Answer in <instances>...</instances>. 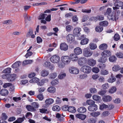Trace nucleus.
Listing matches in <instances>:
<instances>
[{
    "instance_id": "f257e3e1",
    "label": "nucleus",
    "mask_w": 123,
    "mask_h": 123,
    "mask_svg": "<svg viewBox=\"0 0 123 123\" xmlns=\"http://www.w3.org/2000/svg\"><path fill=\"white\" fill-rule=\"evenodd\" d=\"M93 53V52L91 51L88 47L85 48L83 50V54L85 57H90L92 55Z\"/></svg>"
},
{
    "instance_id": "f03ea898",
    "label": "nucleus",
    "mask_w": 123,
    "mask_h": 123,
    "mask_svg": "<svg viewBox=\"0 0 123 123\" xmlns=\"http://www.w3.org/2000/svg\"><path fill=\"white\" fill-rule=\"evenodd\" d=\"M108 19L112 21H116L118 18V15L116 13H112L107 16Z\"/></svg>"
},
{
    "instance_id": "7ed1b4c3",
    "label": "nucleus",
    "mask_w": 123,
    "mask_h": 123,
    "mask_svg": "<svg viewBox=\"0 0 123 123\" xmlns=\"http://www.w3.org/2000/svg\"><path fill=\"white\" fill-rule=\"evenodd\" d=\"M82 71L85 73L88 74L90 73L91 70V68L88 65H85L83 66L81 69Z\"/></svg>"
},
{
    "instance_id": "20e7f679",
    "label": "nucleus",
    "mask_w": 123,
    "mask_h": 123,
    "mask_svg": "<svg viewBox=\"0 0 123 123\" xmlns=\"http://www.w3.org/2000/svg\"><path fill=\"white\" fill-rule=\"evenodd\" d=\"M60 57L58 55H54L52 56L50 58L51 62L54 63H58L60 61Z\"/></svg>"
},
{
    "instance_id": "39448f33",
    "label": "nucleus",
    "mask_w": 123,
    "mask_h": 123,
    "mask_svg": "<svg viewBox=\"0 0 123 123\" xmlns=\"http://www.w3.org/2000/svg\"><path fill=\"white\" fill-rule=\"evenodd\" d=\"M61 60L62 62L65 64H69L71 61L70 59L68 56H62L61 57Z\"/></svg>"
},
{
    "instance_id": "423d86ee",
    "label": "nucleus",
    "mask_w": 123,
    "mask_h": 123,
    "mask_svg": "<svg viewBox=\"0 0 123 123\" xmlns=\"http://www.w3.org/2000/svg\"><path fill=\"white\" fill-rule=\"evenodd\" d=\"M81 29L80 27H77L75 28L73 31V34L76 37H79L80 35V32Z\"/></svg>"
},
{
    "instance_id": "0eeeda50",
    "label": "nucleus",
    "mask_w": 123,
    "mask_h": 123,
    "mask_svg": "<svg viewBox=\"0 0 123 123\" xmlns=\"http://www.w3.org/2000/svg\"><path fill=\"white\" fill-rule=\"evenodd\" d=\"M114 7H113V8L114 10H115L119 9V7H121L122 9V7L123 5V2H116L113 4Z\"/></svg>"
},
{
    "instance_id": "6e6552de",
    "label": "nucleus",
    "mask_w": 123,
    "mask_h": 123,
    "mask_svg": "<svg viewBox=\"0 0 123 123\" xmlns=\"http://www.w3.org/2000/svg\"><path fill=\"white\" fill-rule=\"evenodd\" d=\"M54 102V100L53 99L51 98L47 99L45 102V104L44 107L47 108L49 105L52 104Z\"/></svg>"
},
{
    "instance_id": "1a4fd4ad",
    "label": "nucleus",
    "mask_w": 123,
    "mask_h": 123,
    "mask_svg": "<svg viewBox=\"0 0 123 123\" xmlns=\"http://www.w3.org/2000/svg\"><path fill=\"white\" fill-rule=\"evenodd\" d=\"M74 35L71 34H68L66 37L67 41L68 42L71 43L74 40Z\"/></svg>"
},
{
    "instance_id": "9d476101",
    "label": "nucleus",
    "mask_w": 123,
    "mask_h": 123,
    "mask_svg": "<svg viewBox=\"0 0 123 123\" xmlns=\"http://www.w3.org/2000/svg\"><path fill=\"white\" fill-rule=\"evenodd\" d=\"M86 59L84 57L80 58L78 61L79 64L80 66H82L86 63Z\"/></svg>"
},
{
    "instance_id": "9b49d317",
    "label": "nucleus",
    "mask_w": 123,
    "mask_h": 123,
    "mask_svg": "<svg viewBox=\"0 0 123 123\" xmlns=\"http://www.w3.org/2000/svg\"><path fill=\"white\" fill-rule=\"evenodd\" d=\"M69 71L70 73L77 74L79 73V70L78 68L72 67L69 68Z\"/></svg>"
},
{
    "instance_id": "f8f14e48",
    "label": "nucleus",
    "mask_w": 123,
    "mask_h": 123,
    "mask_svg": "<svg viewBox=\"0 0 123 123\" xmlns=\"http://www.w3.org/2000/svg\"><path fill=\"white\" fill-rule=\"evenodd\" d=\"M74 52L77 55H79L82 53V50L80 48L77 47L74 49Z\"/></svg>"
},
{
    "instance_id": "ddd939ff",
    "label": "nucleus",
    "mask_w": 123,
    "mask_h": 123,
    "mask_svg": "<svg viewBox=\"0 0 123 123\" xmlns=\"http://www.w3.org/2000/svg\"><path fill=\"white\" fill-rule=\"evenodd\" d=\"M97 105L95 104L92 105H90L88 107V110L90 111H96L97 110Z\"/></svg>"
},
{
    "instance_id": "4468645a",
    "label": "nucleus",
    "mask_w": 123,
    "mask_h": 123,
    "mask_svg": "<svg viewBox=\"0 0 123 123\" xmlns=\"http://www.w3.org/2000/svg\"><path fill=\"white\" fill-rule=\"evenodd\" d=\"M60 49L62 50L66 51L68 49V46L64 43H61L60 45Z\"/></svg>"
},
{
    "instance_id": "2eb2a0df",
    "label": "nucleus",
    "mask_w": 123,
    "mask_h": 123,
    "mask_svg": "<svg viewBox=\"0 0 123 123\" xmlns=\"http://www.w3.org/2000/svg\"><path fill=\"white\" fill-rule=\"evenodd\" d=\"M88 64L91 66H93L96 64V60L92 58H90L87 59Z\"/></svg>"
},
{
    "instance_id": "dca6fc26",
    "label": "nucleus",
    "mask_w": 123,
    "mask_h": 123,
    "mask_svg": "<svg viewBox=\"0 0 123 123\" xmlns=\"http://www.w3.org/2000/svg\"><path fill=\"white\" fill-rule=\"evenodd\" d=\"M111 55V52L109 50H105L101 54L102 56H104L107 58Z\"/></svg>"
},
{
    "instance_id": "f3484780",
    "label": "nucleus",
    "mask_w": 123,
    "mask_h": 123,
    "mask_svg": "<svg viewBox=\"0 0 123 123\" xmlns=\"http://www.w3.org/2000/svg\"><path fill=\"white\" fill-rule=\"evenodd\" d=\"M25 107L28 111H30L34 112L36 111V109L33 107L32 105H27Z\"/></svg>"
},
{
    "instance_id": "a211bd4d",
    "label": "nucleus",
    "mask_w": 123,
    "mask_h": 123,
    "mask_svg": "<svg viewBox=\"0 0 123 123\" xmlns=\"http://www.w3.org/2000/svg\"><path fill=\"white\" fill-rule=\"evenodd\" d=\"M112 99V98L110 96H104L102 98L103 101L105 102H109L111 101Z\"/></svg>"
},
{
    "instance_id": "6ab92c4d",
    "label": "nucleus",
    "mask_w": 123,
    "mask_h": 123,
    "mask_svg": "<svg viewBox=\"0 0 123 123\" xmlns=\"http://www.w3.org/2000/svg\"><path fill=\"white\" fill-rule=\"evenodd\" d=\"M75 53L71 54L70 57L72 61H76L78 60V58L77 57Z\"/></svg>"
},
{
    "instance_id": "aec40b11",
    "label": "nucleus",
    "mask_w": 123,
    "mask_h": 123,
    "mask_svg": "<svg viewBox=\"0 0 123 123\" xmlns=\"http://www.w3.org/2000/svg\"><path fill=\"white\" fill-rule=\"evenodd\" d=\"M16 78V75L13 74L10 75L7 78V80L9 81H11L14 80Z\"/></svg>"
},
{
    "instance_id": "412c9836",
    "label": "nucleus",
    "mask_w": 123,
    "mask_h": 123,
    "mask_svg": "<svg viewBox=\"0 0 123 123\" xmlns=\"http://www.w3.org/2000/svg\"><path fill=\"white\" fill-rule=\"evenodd\" d=\"M117 60L116 57L114 55L110 56L109 58V61L112 62H115Z\"/></svg>"
},
{
    "instance_id": "4be33fe9",
    "label": "nucleus",
    "mask_w": 123,
    "mask_h": 123,
    "mask_svg": "<svg viewBox=\"0 0 123 123\" xmlns=\"http://www.w3.org/2000/svg\"><path fill=\"white\" fill-rule=\"evenodd\" d=\"M49 74V72L48 70L45 69L42 70L40 73L41 75L43 77H46Z\"/></svg>"
},
{
    "instance_id": "5701e85b",
    "label": "nucleus",
    "mask_w": 123,
    "mask_h": 123,
    "mask_svg": "<svg viewBox=\"0 0 123 123\" xmlns=\"http://www.w3.org/2000/svg\"><path fill=\"white\" fill-rule=\"evenodd\" d=\"M8 91L5 89H2L0 91V94L2 96H6L8 94Z\"/></svg>"
},
{
    "instance_id": "b1692460",
    "label": "nucleus",
    "mask_w": 123,
    "mask_h": 123,
    "mask_svg": "<svg viewBox=\"0 0 123 123\" xmlns=\"http://www.w3.org/2000/svg\"><path fill=\"white\" fill-rule=\"evenodd\" d=\"M76 116L77 118L82 120H84L86 117V115L80 114H76Z\"/></svg>"
},
{
    "instance_id": "393cba45",
    "label": "nucleus",
    "mask_w": 123,
    "mask_h": 123,
    "mask_svg": "<svg viewBox=\"0 0 123 123\" xmlns=\"http://www.w3.org/2000/svg\"><path fill=\"white\" fill-rule=\"evenodd\" d=\"M121 69L120 67L117 64L115 65L112 68V70L115 72H117Z\"/></svg>"
},
{
    "instance_id": "a878e982",
    "label": "nucleus",
    "mask_w": 123,
    "mask_h": 123,
    "mask_svg": "<svg viewBox=\"0 0 123 123\" xmlns=\"http://www.w3.org/2000/svg\"><path fill=\"white\" fill-rule=\"evenodd\" d=\"M107 58L104 56H102L98 60V61L100 62L105 63L107 60Z\"/></svg>"
},
{
    "instance_id": "bb28decb",
    "label": "nucleus",
    "mask_w": 123,
    "mask_h": 123,
    "mask_svg": "<svg viewBox=\"0 0 123 123\" xmlns=\"http://www.w3.org/2000/svg\"><path fill=\"white\" fill-rule=\"evenodd\" d=\"M48 92L51 93H54L55 92V89L54 87H50L47 89Z\"/></svg>"
},
{
    "instance_id": "cd10ccee",
    "label": "nucleus",
    "mask_w": 123,
    "mask_h": 123,
    "mask_svg": "<svg viewBox=\"0 0 123 123\" xmlns=\"http://www.w3.org/2000/svg\"><path fill=\"white\" fill-rule=\"evenodd\" d=\"M99 24L101 26L106 27L108 26V23L107 21H105L100 22H99Z\"/></svg>"
},
{
    "instance_id": "c85d7f7f",
    "label": "nucleus",
    "mask_w": 123,
    "mask_h": 123,
    "mask_svg": "<svg viewBox=\"0 0 123 123\" xmlns=\"http://www.w3.org/2000/svg\"><path fill=\"white\" fill-rule=\"evenodd\" d=\"M21 64L20 62H16L14 63L12 66V67L13 68H15L18 67Z\"/></svg>"
},
{
    "instance_id": "c756f323",
    "label": "nucleus",
    "mask_w": 123,
    "mask_h": 123,
    "mask_svg": "<svg viewBox=\"0 0 123 123\" xmlns=\"http://www.w3.org/2000/svg\"><path fill=\"white\" fill-rule=\"evenodd\" d=\"M39 79L38 78L36 77H34L31 80H30L29 82L31 83H37L39 81Z\"/></svg>"
},
{
    "instance_id": "7c9ffc66",
    "label": "nucleus",
    "mask_w": 123,
    "mask_h": 123,
    "mask_svg": "<svg viewBox=\"0 0 123 123\" xmlns=\"http://www.w3.org/2000/svg\"><path fill=\"white\" fill-rule=\"evenodd\" d=\"M103 27L101 26H98L95 27V30L97 32H100L103 31Z\"/></svg>"
},
{
    "instance_id": "2f4dec72",
    "label": "nucleus",
    "mask_w": 123,
    "mask_h": 123,
    "mask_svg": "<svg viewBox=\"0 0 123 123\" xmlns=\"http://www.w3.org/2000/svg\"><path fill=\"white\" fill-rule=\"evenodd\" d=\"M86 108L84 107H81L78 108L77 110L78 112L80 113H84L86 111Z\"/></svg>"
},
{
    "instance_id": "473e14b6",
    "label": "nucleus",
    "mask_w": 123,
    "mask_h": 123,
    "mask_svg": "<svg viewBox=\"0 0 123 123\" xmlns=\"http://www.w3.org/2000/svg\"><path fill=\"white\" fill-rule=\"evenodd\" d=\"M89 41V39L87 38H85L82 40L80 43L81 45H83L87 44Z\"/></svg>"
},
{
    "instance_id": "72a5a7b5",
    "label": "nucleus",
    "mask_w": 123,
    "mask_h": 123,
    "mask_svg": "<svg viewBox=\"0 0 123 123\" xmlns=\"http://www.w3.org/2000/svg\"><path fill=\"white\" fill-rule=\"evenodd\" d=\"M32 62L33 61L31 60H25L23 62L22 65L23 66H25V65L32 63Z\"/></svg>"
},
{
    "instance_id": "f704fd0d",
    "label": "nucleus",
    "mask_w": 123,
    "mask_h": 123,
    "mask_svg": "<svg viewBox=\"0 0 123 123\" xmlns=\"http://www.w3.org/2000/svg\"><path fill=\"white\" fill-rule=\"evenodd\" d=\"M107 47V45L106 44L104 43L100 45L99 46V48L101 50H103L106 49Z\"/></svg>"
},
{
    "instance_id": "c9c22d12",
    "label": "nucleus",
    "mask_w": 123,
    "mask_h": 123,
    "mask_svg": "<svg viewBox=\"0 0 123 123\" xmlns=\"http://www.w3.org/2000/svg\"><path fill=\"white\" fill-rule=\"evenodd\" d=\"M90 48L91 49L93 50L95 49L97 47V46L95 44L91 43L89 44Z\"/></svg>"
},
{
    "instance_id": "e433bc0d",
    "label": "nucleus",
    "mask_w": 123,
    "mask_h": 123,
    "mask_svg": "<svg viewBox=\"0 0 123 123\" xmlns=\"http://www.w3.org/2000/svg\"><path fill=\"white\" fill-rule=\"evenodd\" d=\"M116 55L118 58H123V53L121 52H117L116 54Z\"/></svg>"
},
{
    "instance_id": "4c0bfd02",
    "label": "nucleus",
    "mask_w": 123,
    "mask_h": 123,
    "mask_svg": "<svg viewBox=\"0 0 123 123\" xmlns=\"http://www.w3.org/2000/svg\"><path fill=\"white\" fill-rule=\"evenodd\" d=\"M73 28V26L70 25H67L66 27V31L68 32L70 31Z\"/></svg>"
},
{
    "instance_id": "58836bf2",
    "label": "nucleus",
    "mask_w": 123,
    "mask_h": 123,
    "mask_svg": "<svg viewBox=\"0 0 123 123\" xmlns=\"http://www.w3.org/2000/svg\"><path fill=\"white\" fill-rule=\"evenodd\" d=\"M97 66L100 69H103L105 68L106 65L105 64L99 63L98 65Z\"/></svg>"
},
{
    "instance_id": "ea45409f",
    "label": "nucleus",
    "mask_w": 123,
    "mask_h": 123,
    "mask_svg": "<svg viewBox=\"0 0 123 123\" xmlns=\"http://www.w3.org/2000/svg\"><path fill=\"white\" fill-rule=\"evenodd\" d=\"M57 76V74L56 73H51L49 75V78L51 79H54Z\"/></svg>"
},
{
    "instance_id": "a19ab883",
    "label": "nucleus",
    "mask_w": 123,
    "mask_h": 123,
    "mask_svg": "<svg viewBox=\"0 0 123 123\" xmlns=\"http://www.w3.org/2000/svg\"><path fill=\"white\" fill-rule=\"evenodd\" d=\"M76 111V110L74 107L72 106L69 107L68 111L69 112L72 113H74Z\"/></svg>"
},
{
    "instance_id": "79ce46f5",
    "label": "nucleus",
    "mask_w": 123,
    "mask_h": 123,
    "mask_svg": "<svg viewBox=\"0 0 123 123\" xmlns=\"http://www.w3.org/2000/svg\"><path fill=\"white\" fill-rule=\"evenodd\" d=\"M52 109L54 111H58L60 110V108L59 106L56 105L53 107Z\"/></svg>"
},
{
    "instance_id": "37998d69",
    "label": "nucleus",
    "mask_w": 123,
    "mask_h": 123,
    "mask_svg": "<svg viewBox=\"0 0 123 123\" xmlns=\"http://www.w3.org/2000/svg\"><path fill=\"white\" fill-rule=\"evenodd\" d=\"M87 75L86 74H80L79 75V78L80 79H84L87 78Z\"/></svg>"
},
{
    "instance_id": "c03bdc74",
    "label": "nucleus",
    "mask_w": 123,
    "mask_h": 123,
    "mask_svg": "<svg viewBox=\"0 0 123 123\" xmlns=\"http://www.w3.org/2000/svg\"><path fill=\"white\" fill-rule=\"evenodd\" d=\"M116 80V78L115 77L111 75V77L108 79V81L109 82L112 83L115 81Z\"/></svg>"
},
{
    "instance_id": "a18cd8bd",
    "label": "nucleus",
    "mask_w": 123,
    "mask_h": 123,
    "mask_svg": "<svg viewBox=\"0 0 123 123\" xmlns=\"http://www.w3.org/2000/svg\"><path fill=\"white\" fill-rule=\"evenodd\" d=\"M31 105H32L33 107L35 109L37 108L39 106V105L37 102H34L32 103Z\"/></svg>"
},
{
    "instance_id": "49530a36",
    "label": "nucleus",
    "mask_w": 123,
    "mask_h": 123,
    "mask_svg": "<svg viewBox=\"0 0 123 123\" xmlns=\"http://www.w3.org/2000/svg\"><path fill=\"white\" fill-rule=\"evenodd\" d=\"M108 106L104 104L100 105L99 108L101 110H103L104 109H106L108 108Z\"/></svg>"
},
{
    "instance_id": "de8ad7c7",
    "label": "nucleus",
    "mask_w": 123,
    "mask_h": 123,
    "mask_svg": "<svg viewBox=\"0 0 123 123\" xmlns=\"http://www.w3.org/2000/svg\"><path fill=\"white\" fill-rule=\"evenodd\" d=\"M47 16V14H40L38 18V19H44L45 17Z\"/></svg>"
},
{
    "instance_id": "09e8293b",
    "label": "nucleus",
    "mask_w": 123,
    "mask_h": 123,
    "mask_svg": "<svg viewBox=\"0 0 123 123\" xmlns=\"http://www.w3.org/2000/svg\"><path fill=\"white\" fill-rule=\"evenodd\" d=\"M86 103L88 105H92L95 104V102L91 100H88L86 101Z\"/></svg>"
},
{
    "instance_id": "8fccbe9b",
    "label": "nucleus",
    "mask_w": 123,
    "mask_h": 123,
    "mask_svg": "<svg viewBox=\"0 0 123 123\" xmlns=\"http://www.w3.org/2000/svg\"><path fill=\"white\" fill-rule=\"evenodd\" d=\"M116 88L115 86H113L110 89L109 92L110 93H112L115 92L116 91Z\"/></svg>"
},
{
    "instance_id": "3c124183",
    "label": "nucleus",
    "mask_w": 123,
    "mask_h": 123,
    "mask_svg": "<svg viewBox=\"0 0 123 123\" xmlns=\"http://www.w3.org/2000/svg\"><path fill=\"white\" fill-rule=\"evenodd\" d=\"M11 68H8L4 70L3 72L4 73H11Z\"/></svg>"
},
{
    "instance_id": "603ef678",
    "label": "nucleus",
    "mask_w": 123,
    "mask_h": 123,
    "mask_svg": "<svg viewBox=\"0 0 123 123\" xmlns=\"http://www.w3.org/2000/svg\"><path fill=\"white\" fill-rule=\"evenodd\" d=\"M25 119V116H24L22 117H19L18 118L17 120L18 123H21L23 122L24 120Z\"/></svg>"
},
{
    "instance_id": "864d4df0",
    "label": "nucleus",
    "mask_w": 123,
    "mask_h": 123,
    "mask_svg": "<svg viewBox=\"0 0 123 123\" xmlns=\"http://www.w3.org/2000/svg\"><path fill=\"white\" fill-rule=\"evenodd\" d=\"M12 23V21L11 20H6L3 22V24L7 25L11 24Z\"/></svg>"
},
{
    "instance_id": "5fc2aeb1",
    "label": "nucleus",
    "mask_w": 123,
    "mask_h": 123,
    "mask_svg": "<svg viewBox=\"0 0 123 123\" xmlns=\"http://www.w3.org/2000/svg\"><path fill=\"white\" fill-rule=\"evenodd\" d=\"M92 98L95 100L99 101L101 99V97L98 95H94L92 96Z\"/></svg>"
},
{
    "instance_id": "6e6d98bb",
    "label": "nucleus",
    "mask_w": 123,
    "mask_h": 123,
    "mask_svg": "<svg viewBox=\"0 0 123 123\" xmlns=\"http://www.w3.org/2000/svg\"><path fill=\"white\" fill-rule=\"evenodd\" d=\"M90 114L93 117H96L100 114V112H93L91 113Z\"/></svg>"
},
{
    "instance_id": "4d7b16f0",
    "label": "nucleus",
    "mask_w": 123,
    "mask_h": 123,
    "mask_svg": "<svg viewBox=\"0 0 123 123\" xmlns=\"http://www.w3.org/2000/svg\"><path fill=\"white\" fill-rule=\"evenodd\" d=\"M33 33L32 30V29H30L29 31L28 32L26 35L27 37H29L31 36V35Z\"/></svg>"
},
{
    "instance_id": "13d9d810",
    "label": "nucleus",
    "mask_w": 123,
    "mask_h": 123,
    "mask_svg": "<svg viewBox=\"0 0 123 123\" xmlns=\"http://www.w3.org/2000/svg\"><path fill=\"white\" fill-rule=\"evenodd\" d=\"M97 20H102L104 19V16L102 15H99L97 16Z\"/></svg>"
},
{
    "instance_id": "bf43d9fd",
    "label": "nucleus",
    "mask_w": 123,
    "mask_h": 123,
    "mask_svg": "<svg viewBox=\"0 0 123 123\" xmlns=\"http://www.w3.org/2000/svg\"><path fill=\"white\" fill-rule=\"evenodd\" d=\"M120 37L119 35L117 34H115L114 37V40L115 41H117L120 39Z\"/></svg>"
},
{
    "instance_id": "052dcab7",
    "label": "nucleus",
    "mask_w": 123,
    "mask_h": 123,
    "mask_svg": "<svg viewBox=\"0 0 123 123\" xmlns=\"http://www.w3.org/2000/svg\"><path fill=\"white\" fill-rule=\"evenodd\" d=\"M92 71L93 72L97 73L99 72V70L98 68L96 67L93 68Z\"/></svg>"
},
{
    "instance_id": "680f3d73",
    "label": "nucleus",
    "mask_w": 123,
    "mask_h": 123,
    "mask_svg": "<svg viewBox=\"0 0 123 123\" xmlns=\"http://www.w3.org/2000/svg\"><path fill=\"white\" fill-rule=\"evenodd\" d=\"M58 82L57 80H55L51 81V83L53 86H55L57 85Z\"/></svg>"
},
{
    "instance_id": "e2e57ef3",
    "label": "nucleus",
    "mask_w": 123,
    "mask_h": 123,
    "mask_svg": "<svg viewBox=\"0 0 123 123\" xmlns=\"http://www.w3.org/2000/svg\"><path fill=\"white\" fill-rule=\"evenodd\" d=\"M66 76V74L65 73L60 74L59 75V78L61 79H63Z\"/></svg>"
},
{
    "instance_id": "0e129e2a",
    "label": "nucleus",
    "mask_w": 123,
    "mask_h": 123,
    "mask_svg": "<svg viewBox=\"0 0 123 123\" xmlns=\"http://www.w3.org/2000/svg\"><path fill=\"white\" fill-rule=\"evenodd\" d=\"M91 9H83L82 10V12L87 13H90L91 12Z\"/></svg>"
},
{
    "instance_id": "69168bd1",
    "label": "nucleus",
    "mask_w": 123,
    "mask_h": 123,
    "mask_svg": "<svg viewBox=\"0 0 123 123\" xmlns=\"http://www.w3.org/2000/svg\"><path fill=\"white\" fill-rule=\"evenodd\" d=\"M106 91H107L105 90H101L98 92V94L100 95H102L105 94L106 93Z\"/></svg>"
},
{
    "instance_id": "338daca9",
    "label": "nucleus",
    "mask_w": 123,
    "mask_h": 123,
    "mask_svg": "<svg viewBox=\"0 0 123 123\" xmlns=\"http://www.w3.org/2000/svg\"><path fill=\"white\" fill-rule=\"evenodd\" d=\"M2 116L1 117V119L3 120H5L8 117L6 114L5 113H3L2 114Z\"/></svg>"
},
{
    "instance_id": "774afa93",
    "label": "nucleus",
    "mask_w": 123,
    "mask_h": 123,
    "mask_svg": "<svg viewBox=\"0 0 123 123\" xmlns=\"http://www.w3.org/2000/svg\"><path fill=\"white\" fill-rule=\"evenodd\" d=\"M96 122L95 119L93 118H90L88 120V122L89 123H94Z\"/></svg>"
}]
</instances>
